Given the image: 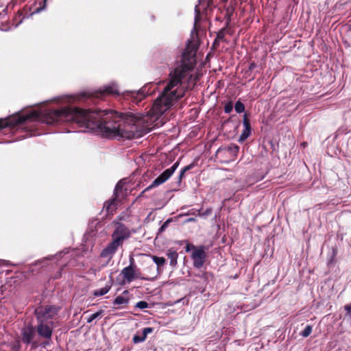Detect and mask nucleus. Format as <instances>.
Instances as JSON below:
<instances>
[{"mask_svg": "<svg viewBox=\"0 0 351 351\" xmlns=\"http://www.w3.org/2000/svg\"><path fill=\"white\" fill-rule=\"evenodd\" d=\"M162 114L153 112L142 117L133 114H122L116 111H89L77 108L64 107L59 110H49L46 112L44 121L53 125L60 122L76 123L80 127L97 132L106 138L131 139L138 136L136 124L140 119L143 122L150 119L154 123Z\"/></svg>", "mask_w": 351, "mask_h": 351, "instance_id": "f257e3e1", "label": "nucleus"}, {"mask_svg": "<svg viewBox=\"0 0 351 351\" xmlns=\"http://www.w3.org/2000/svg\"><path fill=\"white\" fill-rule=\"evenodd\" d=\"M197 48L195 43L189 41L182 55V64L170 73L168 82L154 101V113L163 114L184 95L186 89L191 88V83L192 86L196 84V78L190 72L195 64Z\"/></svg>", "mask_w": 351, "mask_h": 351, "instance_id": "f03ea898", "label": "nucleus"}, {"mask_svg": "<svg viewBox=\"0 0 351 351\" xmlns=\"http://www.w3.org/2000/svg\"><path fill=\"white\" fill-rule=\"evenodd\" d=\"M119 90L116 84H112L94 92H83L78 95V99L84 98L97 97L101 98L110 95H119Z\"/></svg>", "mask_w": 351, "mask_h": 351, "instance_id": "7ed1b4c3", "label": "nucleus"}, {"mask_svg": "<svg viewBox=\"0 0 351 351\" xmlns=\"http://www.w3.org/2000/svg\"><path fill=\"white\" fill-rule=\"evenodd\" d=\"M125 184V179L121 180L115 186L113 194V198L111 200L107 202L104 204V208H106V212L108 214L113 213V212L116 209L118 199H119L120 197H123L125 195V193L123 192V187Z\"/></svg>", "mask_w": 351, "mask_h": 351, "instance_id": "20e7f679", "label": "nucleus"}, {"mask_svg": "<svg viewBox=\"0 0 351 351\" xmlns=\"http://www.w3.org/2000/svg\"><path fill=\"white\" fill-rule=\"evenodd\" d=\"M58 310L59 308L51 306L37 308L35 311V315L38 322H49L48 320L52 319L58 313Z\"/></svg>", "mask_w": 351, "mask_h": 351, "instance_id": "39448f33", "label": "nucleus"}, {"mask_svg": "<svg viewBox=\"0 0 351 351\" xmlns=\"http://www.w3.org/2000/svg\"><path fill=\"white\" fill-rule=\"evenodd\" d=\"M130 236L129 229L122 223H118L112 234V241L121 246L124 240Z\"/></svg>", "mask_w": 351, "mask_h": 351, "instance_id": "423d86ee", "label": "nucleus"}, {"mask_svg": "<svg viewBox=\"0 0 351 351\" xmlns=\"http://www.w3.org/2000/svg\"><path fill=\"white\" fill-rule=\"evenodd\" d=\"M152 86L155 85H146L138 91H126L125 93V97L131 98L134 102L138 104L147 95H152L153 93L154 90H149V88Z\"/></svg>", "mask_w": 351, "mask_h": 351, "instance_id": "0eeeda50", "label": "nucleus"}, {"mask_svg": "<svg viewBox=\"0 0 351 351\" xmlns=\"http://www.w3.org/2000/svg\"><path fill=\"white\" fill-rule=\"evenodd\" d=\"M179 166V162L177 161L175 162L171 167L166 169L162 173H161L157 178H156L152 183L150 186L146 188L145 191H148L150 189L157 186L160 184H162L165 182H166L175 172L176 169Z\"/></svg>", "mask_w": 351, "mask_h": 351, "instance_id": "6e6552de", "label": "nucleus"}, {"mask_svg": "<svg viewBox=\"0 0 351 351\" xmlns=\"http://www.w3.org/2000/svg\"><path fill=\"white\" fill-rule=\"evenodd\" d=\"M21 340L25 344H31L32 348L37 347V342L34 341L36 336V328L32 325H28L21 330Z\"/></svg>", "mask_w": 351, "mask_h": 351, "instance_id": "1a4fd4ad", "label": "nucleus"}, {"mask_svg": "<svg viewBox=\"0 0 351 351\" xmlns=\"http://www.w3.org/2000/svg\"><path fill=\"white\" fill-rule=\"evenodd\" d=\"M38 114L36 112H33L25 116H20L17 118L12 119V120L0 119V130L9 126H14L20 123H24L28 119L37 118Z\"/></svg>", "mask_w": 351, "mask_h": 351, "instance_id": "9d476101", "label": "nucleus"}, {"mask_svg": "<svg viewBox=\"0 0 351 351\" xmlns=\"http://www.w3.org/2000/svg\"><path fill=\"white\" fill-rule=\"evenodd\" d=\"M193 251L191 254L193 266L195 268L199 269L203 267L205 262L206 254L203 247L196 248L193 246Z\"/></svg>", "mask_w": 351, "mask_h": 351, "instance_id": "9b49d317", "label": "nucleus"}, {"mask_svg": "<svg viewBox=\"0 0 351 351\" xmlns=\"http://www.w3.org/2000/svg\"><path fill=\"white\" fill-rule=\"evenodd\" d=\"M35 328L40 337L46 339H50L52 336L53 322L51 321L49 322H38V325Z\"/></svg>", "mask_w": 351, "mask_h": 351, "instance_id": "f8f14e48", "label": "nucleus"}, {"mask_svg": "<svg viewBox=\"0 0 351 351\" xmlns=\"http://www.w3.org/2000/svg\"><path fill=\"white\" fill-rule=\"evenodd\" d=\"M134 259L133 257H130V265L124 267L121 270V275H123V278L128 282H131L134 279H135V268L136 266L134 265Z\"/></svg>", "mask_w": 351, "mask_h": 351, "instance_id": "ddd939ff", "label": "nucleus"}, {"mask_svg": "<svg viewBox=\"0 0 351 351\" xmlns=\"http://www.w3.org/2000/svg\"><path fill=\"white\" fill-rule=\"evenodd\" d=\"M119 245L113 242L112 241L101 251V256L104 258H108L110 261L112 256L117 252Z\"/></svg>", "mask_w": 351, "mask_h": 351, "instance_id": "4468645a", "label": "nucleus"}, {"mask_svg": "<svg viewBox=\"0 0 351 351\" xmlns=\"http://www.w3.org/2000/svg\"><path fill=\"white\" fill-rule=\"evenodd\" d=\"M243 123L244 125V130L239 136V141L243 142L245 141L251 134V126L249 119L247 117L246 114L243 116Z\"/></svg>", "mask_w": 351, "mask_h": 351, "instance_id": "2eb2a0df", "label": "nucleus"}, {"mask_svg": "<svg viewBox=\"0 0 351 351\" xmlns=\"http://www.w3.org/2000/svg\"><path fill=\"white\" fill-rule=\"evenodd\" d=\"M111 287H112V283L109 282V283L106 284L104 287L95 290L93 292L94 296L99 297V296L104 295L110 291V289H111Z\"/></svg>", "mask_w": 351, "mask_h": 351, "instance_id": "dca6fc26", "label": "nucleus"}, {"mask_svg": "<svg viewBox=\"0 0 351 351\" xmlns=\"http://www.w3.org/2000/svg\"><path fill=\"white\" fill-rule=\"evenodd\" d=\"M167 256L170 259V265L175 266L177 264L178 253L176 251L169 250L167 252Z\"/></svg>", "mask_w": 351, "mask_h": 351, "instance_id": "f3484780", "label": "nucleus"}, {"mask_svg": "<svg viewBox=\"0 0 351 351\" xmlns=\"http://www.w3.org/2000/svg\"><path fill=\"white\" fill-rule=\"evenodd\" d=\"M152 260L157 265V270H158L157 274H159L160 267L162 266L165 264L166 260L163 257H158V256H152Z\"/></svg>", "mask_w": 351, "mask_h": 351, "instance_id": "a211bd4d", "label": "nucleus"}, {"mask_svg": "<svg viewBox=\"0 0 351 351\" xmlns=\"http://www.w3.org/2000/svg\"><path fill=\"white\" fill-rule=\"evenodd\" d=\"M193 167V165L191 164L181 169L178 177L179 182H181L182 180L184 178L186 172L191 169Z\"/></svg>", "mask_w": 351, "mask_h": 351, "instance_id": "6ab92c4d", "label": "nucleus"}, {"mask_svg": "<svg viewBox=\"0 0 351 351\" xmlns=\"http://www.w3.org/2000/svg\"><path fill=\"white\" fill-rule=\"evenodd\" d=\"M103 313H104V311L102 310H101L99 311H97V312L92 314L87 318V321H86L87 323H91L94 319H95L98 317H100L102 315Z\"/></svg>", "mask_w": 351, "mask_h": 351, "instance_id": "aec40b11", "label": "nucleus"}, {"mask_svg": "<svg viewBox=\"0 0 351 351\" xmlns=\"http://www.w3.org/2000/svg\"><path fill=\"white\" fill-rule=\"evenodd\" d=\"M128 302V300L121 295L117 296L114 300V304L117 305L124 304H127Z\"/></svg>", "mask_w": 351, "mask_h": 351, "instance_id": "412c9836", "label": "nucleus"}, {"mask_svg": "<svg viewBox=\"0 0 351 351\" xmlns=\"http://www.w3.org/2000/svg\"><path fill=\"white\" fill-rule=\"evenodd\" d=\"M313 328L311 325H307L303 331L301 332L300 335L303 337H308L312 332Z\"/></svg>", "mask_w": 351, "mask_h": 351, "instance_id": "4be33fe9", "label": "nucleus"}, {"mask_svg": "<svg viewBox=\"0 0 351 351\" xmlns=\"http://www.w3.org/2000/svg\"><path fill=\"white\" fill-rule=\"evenodd\" d=\"M234 109L237 113H241L245 110V106L242 102L238 101L235 104Z\"/></svg>", "mask_w": 351, "mask_h": 351, "instance_id": "5701e85b", "label": "nucleus"}, {"mask_svg": "<svg viewBox=\"0 0 351 351\" xmlns=\"http://www.w3.org/2000/svg\"><path fill=\"white\" fill-rule=\"evenodd\" d=\"M156 276H157V274L152 278L143 277L141 276V273L139 272V271L135 268V278H139V279L145 280H154L156 277Z\"/></svg>", "mask_w": 351, "mask_h": 351, "instance_id": "b1692460", "label": "nucleus"}, {"mask_svg": "<svg viewBox=\"0 0 351 351\" xmlns=\"http://www.w3.org/2000/svg\"><path fill=\"white\" fill-rule=\"evenodd\" d=\"M172 219H168L165 221L158 230V233L163 232L169 226V223L172 221Z\"/></svg>", "mask_w": 351, "mask_h": 351, "instance_id": "393cba45", "label": "nucleus"}, {"mask_svg": "<svg viewBox=\"0 0 351 351\" xmlns=\"http://www.w3.org/2000/svg\"><path fill=\"white\" fill-rule=\"evenodd\" d=\"M145 339H146V338L145 337V336L134 335L133 337L132 341L134 343H138L143 342Z\"/></svg>", "mask_w": 351, "mask_h": 351, "instance_id": "a878e982", "label": "nucleus"}, {"mask_svg": "<svg viewBox=\"0 0 351 351\" xmlns=\"http://www.w3.org/2000/svg\"><path fill=\"white\" fill-rule=\"evenodd\" d=\"M148 303L145 301H140V302H138L136 305H135V307L136 308H140V309H144V308H146L148 307Z\"/></svg>", "mask_w": 351, "mask_h": 351, "instance_id": "bb28decb", "label": "nucleus"}, {"mask_svg": "<svg viewBox=\"0 0 351 351\" xmlns=\"http://www.w3.org/2000/svg\"><path fill=\"white\" fill-rule=\"evenodd\" d=\"M233 104L232 102H228L224 106V112L226 113H230L232 112Z\"/></svg>", "mask_w": 351, "mask_h": 351, "instance_id": "cd10ccee", "label": "nucleus"}, {"mask_svg": "<svg viewBox=\"0 0 351 351\" xmlns=\"http://www.w3.org/2000/svg\"><path fill=\"white\" fill-rule=\"evenodd\" d=\"M154 329L151 327H147L143 328V336H145V338H147V336L148 334L152 333L153 332Z\"/></svg>", "mask_w": 351, "mask_h": 351, "instance_id": "c85d7f7f", "label": "nucleus"}, {"mask_svg": "<svg viewBox=\"0 0 351 351\" xmlns=\"http://www.w3.org/2000/svg\"><path fill=\"white\" fill-rule=\"evenodd\" d=\"M229 149L232 152H238V151H239V147L237 145H233L232 147H230Z\"/></svg>", "mask_w": 351, "mask_h": 351, "instance_id": "c756f323", "label": "nucleus"}, {"mask_svg": "<svg viewBox=\"0 0 351 351\" xmlns=\"http://www.w3.org/2000/svg\"><path fill=\"white\" fill-rule=\"evenodd\" d=\"M345 309L347 311L348 314H350L351 313V304L346 305Z\"/></svg>", "mask_w": 351, "mask_h": 351, "instance_id": "7c9ffc66", "label": "nucleus"}, {"mask_svg": "<svg viewBox=\"0 0 351 351\" xmlns=\"http://www.w3.org/2000/svg\"><path fill=\"white\" fill-rule=\"evenodd\" d=\"M256 67L255 63L252 62L250 64L249 69L252 71Z\"/></svg>", "mask_w": 351, "mask_h": 351, "instance_id": "2f4dec72", "label": "nucleus"}, {"mask_svg": "<svg viewBox=\"0 0 351 351\" xmlns=\"http://www.w3.org/2000/svg\"><path fill=\"white\" fill-rule=\"evenodd\" d=\"M189 250H190V246H189V245H187L186 246V252H189Z\"/></svg>", "mask_w": 351, "mask_h": 351, "instance_id": "473e14b6", "label": "nucleus"}, {"mask_svg": "<svg viewBox=\"0 0 351 351\" xmlns=\"http://www.w3.org/2000/svg\"><path fill=\"white\" fill-rule=\"evenodd\" d=\"M195 221L194 218H190V219H187V221Z\"/></svg>", "mask_w": 351, "mask_h": 351, "instance_id": "72a5a7b5", "label": "nucleus"}, {"mask_svg": "<svg viewBox=\"0 0 351 351\" xmlns=\"http://www.w3.org/2000/svg\"><path fill=\"white\" fill-rule=\"evenodd\" d=\"M43 261V260H40V261H38V262H36V263H35V265H37L38 263H42Z\"/></svg>", "mask_w": 351, "mask_h": 351, "instance_id": "f704fd0d", "label": "nucleus"}, {"mask_svg": "<svg viewBox=\"0 0 351 351\" xmlns=\"http://www.w3.org/2000/svg\"><path fill=\"white\" fill-rule=\"evenodd\" d=\"M149 268H150V269H154V265L150 266V267H149Z\"/></svg>", "mask_w": 351, "mask_h": 351, "instance_id": "c9c22d12", "label": "nucleus"}, {"mask_svg": "<svg viewBox=\"0 0 351 351\" xmlns=\"http://www.w3.org/2000/svg\"><path fill=\"white\" fill-rule=\"evenodd\" d=\"M158 124H159V123L157 122V123H154V126H158Z\"/></svg>", "mask_w": 351, "mask_h": 351, "instance_id": "e433bc0d", "label": "nucleus"}, {"mask_svg": "<svg viewBox=\"0 0 351 351\" xmlns=\"http://www.w3.org/2000/svg\"><path fill=\"white\" fill-rule=\"evenodd\" d=\"M45 1H46V0H44Z\"/></svg>", "mask_w": 351, "mask_h": 351, "instance_id": "4c0bfd02", "label": "nucleus"}]
</instances>
